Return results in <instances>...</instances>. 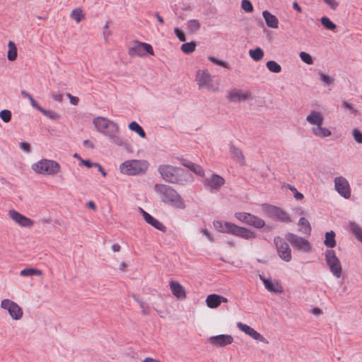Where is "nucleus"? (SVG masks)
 <instances>
[{
    "label": "nucleus",
    "mask_w": 362,
    "mask_h": 362,
    "mask_svg": "<svg viewBox=\"0 0 362 362\" xmlns=\"http://www.w3.org/2000/svg\"><path fill=\"white\" fill-rule=\"evenodd\" d=\"M215 228L221 233L230 234L245 240H252L257 238L255 232L244 227H240L235 223L216 221L214 222Z\"/></svg>",
    "instance_id": "obj_2"
},
{
    "label": "nucleus",
    "mask_w": 362,
    "mask_h": 362,
    "mask_svg": "<svg viewBox=\"0 0 362 362\" xmlns=\"http://www.w3.org/2000/svg\"><path fill=\"white\" fill-rule=\"evenodd\" d=\"M188 31L190 33H194L199 30L201 27V24L197 19H191L187 23Z\"/></svg>",
    "instance_id": "obj_36"
},
{
    "label": "nucleus",
    "mask_w": 362,
    "mask_h": 362,
    "mask_svg": "<svg viewBox=\"0 0 362 362\" xmlns=\"http://www.w3.org/2000/svg\"><path fill=\"white\" fill-rule=\"evenodd\" d=\"M286 187L293 192V197H295L296 199L302 200L303 199V194L299 192L294 186L287 184Z\"/></svg>",
    "instance_id": "obj_47"
},
{
    "label": "nucleus",
    "mask_w": 362,
    "mask_h": 362,
    "mask_svg": "<svg viewBox=\"0 0 362 362\" xmlns=\"http://www.w3.org/2000/svg\"><path fill=\"white\" fill-rule=\"evenodd\" d=\"M323 1L334 11H335L339 5V3L336 0H323Z\"/></svg>",
    "instance_id": "obj_55"
},
{
    "label": "nucleus",
    "mask_w": 362,
    "mask_h": 362,
    "mask_svg": "<svg viewBox=\"0 0 362 362\" xmlns=\"http://www.w3.org/2000/svg\"><path fill=\"white\" fill-rule=\"evenodd\" d=\"M67 97L69 98L70 100V103L74 105H77L79 103V98L78 97H76V96H73L72 95H71L70 93H67L66 94Z\"/></svg>",
    "instance_id": "obj_59"
},
{
    "label": "nucleus",
    "mask_w": 362,
    "mask_h": 362,
    "mask_svg": "<svg viewBox=\"0 0 362 362\" xmlns=\"http://www.w3.org/2000/svg\"><path fill=\"white\" fill-rule=\"evenodd\" d=\"M158 171L167 182L185 185L192 181L191 176L183 168L170 165H160Z\"/></svg>",
    "instance_id": "obj_1"
},
{
    "label": "nucleus",
    "mask_w": 362,
    "mask_h": 362,
    "mask_svg": "<svg viewBox=\"0 0 362 362\" xmlns=\"http://www.w3.org/2000/svg\"><path fill=\"white\" fill-rule=\"evenodd\" d=\"M70 16L72 19H74L78 23H80L84 18V15L83 14V11L80 8L74 9L71 11Z\"/></svg>",
    "instance_id": "obj_41"
},
{
    "label": "nucleus",
    "mask_w": 362,
    "mask_h": 362,
    "mask_svg": "<svg viewBox=\"0 0 362 362\" xmlns=\"http://www.w3.org/2000/svg\"><path fill=\"white\" fill-rule=\"evenodd\" d=\"M320 22L327 30L335 31L337 29V25L327 16L322 17L320 18Z\"/></svg>",
    "instance_id": "obj_35"
},
{
    "label": "nucleus",
    "mask_w": 362,
    "mask_h": 362,
    "mask_svg": "<svg viewBox=\"0 0 362 362\" xmlns=\"http://www.w3.org/2000/svg\"><path fill=\"white\" fill-rule=\"evenodd\" d=\"M40 112L43 114L45 117L51 119H59L60 118V115L56 112L47 110L44 109L43 107L40 108Z\"/></svg>",
    "instance_id": "obj_44"
},
{
    "label": "nucleus",
    "mask_w": 362,
    "mask_h": 362,
    "mask_svg": "<svg viewBox=\"0 0 362 362\" xmlns=\"http://www.w3.org/2000/svg\"><path fill=\"white\" fill-rule=\"evenodd\" d=\"M225 184V179L219 175L212 174L209 177L205 179V185L211 191H218Z\"/></svg>",
    "instance_id": "obj_16"
},
{
    "label": "nucleus",
    "mask_w": 362,
    "mask_h": 362,
    "mask_svg": "<svg viewBox=\"0 0 362 362\" xmlns=\"http://www.w3.org/2000/svg\"><path fill=\"white\" fill-rule=\"evenodd\" d=\"M8 51L7 53L8 59L13 62L16 59L18 56L17 47L13 41H9L8 43Z\"/></svg>",
    "instance_id": "obj_30"
},
{
    "label": "nucleus",
    "mask_w": 362,
    "mask_h": 362,
    "mask_svg": "<svg viewBox=\"0 0 362 362\" xmlns=\"http://www.w3.org/2000/svg\"><path fill=\"white\" fill-rule=\"evenodd\" d=\"M267 68L272 73L279 74L281 71V66L276 62L270 60L266 63Z\"/></svg>",
    "instance_id": "obj_39"
},
{
    "label": "nucleus",
    "mask_w": 362,
    "mask_h": 362,
    "mask_svg": "<svg viewBox=\"0 0 362 362\" xmlns=\"http://www.w3.org/2000/svg\"><path fill=\"white\" fill-rule=\"evenodd\" d=\"M139 210L144 219L147 223L150 224L151 226H152L153 227H154L155 228L160 231H166V227L161 222H160L151 214L145 211L143 209L139 208Z\"/></svg>",
    "instance_id": "obj_18"
},
{
    "label": "nucleus",
    "mask_w": 362,
    "mask_h": 362,
    "mask_svg": "<svg viewBox=\"0 0 362 362\" xmlns=\"http://www.w3.org/2000/svg\"><path fill=\"white\" fill-rule=\"evenodd\" d=\"M334 187L336 191L344 198L349 199L351 197V188L348 180L342 177H337L334 179Z\"/></svg>",
    "instance_id": "obj_12"
},
{
    "label": "nucleus",
    "mask_w": 362,
    "mask_h": 362,
    "mask_svg": "<svg viewBox=\"0 0 362 362\" xmlns=\"http://www.w3.org/2000/svg\"><path fill=\"white\" fill-rule=\"evenodd\" d=\"M16 303L10 300V299H4L1 302V308L2 309L6 310L8 313H11V311L13 308H16Z\"/></svg>",
    "instance_id": "obj_42"
},
{
    "label": "nucleus",
    "mask_w": 362,
    "mask_h": 362,
    "mask_svg": "<svg viewBox=\"0 0 362 362\" xmlns=\"http://www.w3.org/2000/svg\"><path fill=\"white\" fill-rule=\"evenodd\" d=\"M274 243L276 245L277 253L279 257L286 262H289L292 259L291 250L286 240L276 236L274 239Z\"/></svg>",
    "instance_id": "obj_8"
},
{
    "label": "nucleus",
    "mask_w": 362,
    "mask_h": 362,
    "mask_svg": "<svg viewBox=\"0 0 362 362\" xmlns=\"http://www.w3.org/2000/svg\"><path fill=\"white\" fill-rule=\"evenodd\" d=\"M8 214L12 220L22 227L30 228L34 225V221L22 215L16 210H10Z\"/></svg>",
    "instance_id": "obj_14"
},
{
    "label": "nucleus",
    "mask_w": 362,
    "mask_h": 362,
    "mask_svg": "<svg viewBox=\"0 0 362 362\" xmlns=\"http://www.w3.org/2000/svg\"><path fill=\"white\" fill-rule=\"evenodd\" d=\"M32 169L37 174L43 175H53L57 174L60 170V165L55 160L42 159L32 165Z\"/></svg>",
    "instance_id": "obj_4"
},
{
    "label": "nucleus",
    "mask_w": 362,
    "mask_h": 362,
    "mask_svg": "<svg viewBox=\"0 0 362 362\" xmlns=\"http://www.w3.org/2000/svg\"><path fill=\"white\" fill-rule=\"evenodd\" d=\"M95 167L98 168V171L101 173V174L103 177L107 176V173L105 172V170H104V168L102 167V165L100 164L97 163V165Z\"/></svg>",
    "instance_id": "obj_64"
},
{
    "label": "nucleus",
    "mask_w": 362,
    "mask_h": 362,
    "mask_svg": "<svg viewBox=\"0 0 362 362\" xmlns=\"http://www.w3.org/2000/svg\"><path fill=\"white\" fill-rule=\"evenodd\" d=\"M19 146H20V148L21 150L27 152V153H30V151H31V148H30V146L28 143H26V142H21L19 144Z\"/></svg>",
    "instance_id": "obj_58"
},
{
    "label": "nucleus",
    "mask_w": 362,
    "mask_h": 362,
    "mask_svg": "<svg viewBox=\"0 0 362 362\" xmlns=\"http://www.w3.org/2000/svg\"><path fill=\"white\" fill-rule=\"evenodd\" d=\"M264 285L266 289L270 292H274L275 293H281L283 292L282 286L278 281H276V284H274L269 279V280L264 281Z\"/></svg>",
    "instance_id": "obj_26"
},
{
    "label": "nucleus",
    "mask_w": 362,
    "mask_h": 362,
    "mask_svg": "<svg viewBox=\"0 0 362 362\" xmlns=\"http://www.w3.org/2000/svg\"><path fill=\"white\" fill-rule=\"evenodd\" d=\"M15 307H16L15 308H12L11 313H10V316L14 320H19L23 317V311L22 310V308L18 304H16V305Z\"/></svg>",
    "instance_id": "obj_40"
},
{
    "label": "nucleus",
    "mask_w": 362,
    "mask_h": 362,
    "mask_svg": "<svg viewBox=\"0 0 362 362\" xmlns=\"http://www.w3.org/2000/svg\"><path fill=\"white\" fill-rule=\"evenodd\" d=\"M250 214L246 212H236L234 216L238 220L246 224L248 218H250Z\"/></svg>",
    "instance_id": "obj_50"
},
{
    "label": "nucleus",
    "mask_w": 362,
    "mask_h": 362,
    "mask_svg": "<svg viewBox=\"0 0 362 362\" xmlns=\"http://www.w3.org/2000/svg\"><path fill=\"white\" fill-rule=\"evenodd\" d=\"M300 59L307 64L311 65L313 64V59L311 55L307 52H301L299 54Z\"/></svg>",
    "instance_id": "obj_49"
},
{
    "label": "nucleus",
    "mask_w": 362,
    "mask_h": 362,
    "mask_svg": "<svg viewBox=\"0 0 362 362\" xmlns=\"http://www.w3.org/2000/svg\"><path fill=\"white\" fill-rule=\"evenodd\" d=\"M20 274L22 276H40L42 272L35 268H26L21 270Z\"/></svg>",
    "instance_id": "obj_37"
},
{
    "label": "nucleus",
    "mask_w": 362,
    "mask_h": 362,
    "mask_svg": "<svg viewBox=\"0 0 362 362\" xmlns=\"http://www.w3.org/2000/svg\"><path fill=\"white\" fill-rule=\"evenodd\" d=\"M241 8L246 13H252L254 11L253 5L250 0H242Z\"/></svg>",
    "instance_id": "obj_45"
},
{
    "label": "nucleus",
    "mask_w": 362,
    "mask_h": 362,
    "mask_svg": "<svg viewBox=\"0 0 362 362\" xmlns=\"http://www.w3.org/2000/svg\"><path fill=\"white\" fill-rule=\"evenodd\" d=\"M325 261L329 268L330 272L336 278H340L342 274V267L339 258L337 257L335 251L333 250H327L325 252Z\"/></svg>",
    "instance_id": "obj_7"
},
{
    "label": "nucleus",
    "mask_w": 362,
    "mask_h": 362,
    "mask_svg": "<svg viewBox=\"0 0 362 362\" xmlns=\"http://www.w3.org/2000/svg\"><path fill=\"white\" fill-rule=\"evenodd\" d=\"M311 132L317 137L324 139L331 136V131L326 128L323 127L322 124L317 125L316 127H313L311 128Z\"/></svg>",
    "instance_id": "obj_24"
},
{
    "label": "nucleus",
    "mask_w": 362,
    "mask_h": 362,
    "mask_svg": "<svg viewBox=\"0 0 362 362\" xmlns=\"http://www.w3.org/2000/svg\"><path fill=\"white\" fill-rule=\"evenodd\" d=\"M212 76L207 71L199 70L197 74V81L199 88H206L208 90L216 92L218 87L212 84Z\"/></svg>",
    "instance_id": "obj_10"
},
{
    "label": "nucleus",
    "mask_w": 362,
    "mask_h": 362,
    "mask_svg": "<svg viewBox=\"0 0 362 362\" xmlns=\"http://www.w3.org/2000/svg\"><path fill=\"white\" fill-rule=\"evenodd\" d=\"M174 33L180 41L185 42L186 40L185 35L181 29L175 28L174 29Z\"/></svg>",
    "instance_id": "obj_54"
},
{
    "label": "nucleus",
    "mask_w": 362,
    "mask_h": 362,
    "mask_svg": "<svg viewBox=\"0 0 362 362\" xmlns=\"http://www.w3.org/2000/svg\"><path fill=\"white\" fill-rule=\"evenodd\" d=\"M202 233L210 241L213 240L211 233L207 229H202Z\"/></svg>",
    "instance_id": "obj_63"
},
{
    "label": "nucleus",
    "mask_w": 362,
    "mask_h": 362,
    "mask_svg": "<svg viewBox=\"0 0 362 362\" xmlns=\"http://www.w3.org/2000/svg\"><path fill=\"white\" fill-rule=\"evenodd\" d=\"M136 43V44L134 47H132L128 51V54L130 56H138L142 57H144L146 54L152 56L154 55L153 47L150 44L139 42L137 41Z\"/></svg>",
    "instance_id": "obj_11"
},
{
    "label": "nucleus",
    "mask_w": 362,
    "mask_h": 362,
    "mask_svg": "<svg viewBox=\"0 0 362 362\" xmlns=\"http://www.w3.org/2000/svg\"><path fill=\"white\" fill-rule=\"evenodd\" d=\"M206 303L209 308H216L221 305L220 296L215 293L210 294L206 297Z\"/></svg>",
    "instance_id": "obj_27"
},
{
    "label": "nucleus",
    "mask_w": 362,
    "mask_h": 362,
    "mask_svg": "<svg viewBox=\"0 0 362 362\" xmlns=\"http://www.w3.org/2000/svg\"><path fill=\"white\" fill-rule=\"evenodd\" d=\"M170 286L173 294L179 299H184L186 298V293L184 287L176 281H171Z\"/></svg>",
    "instance_id": "obj_21"
},
{
    "label": "nucleus",
    "mask_w": 362,
    "mask_h": 362,
    "mask_svg": "<svg viewBox=\"0 0 362 362\" xmlns=\"http://www.w3.org/2000/svg\"><path fill=\"white\" fill-rule=\"evenodd\" d=\"M237 327L240 330L251 337L253 339L264 342L265 344L269 343V341L262 334H260L259 332H257L255 329H254L249 325L238 322L237 323Z\"/></svg>",
    "instance_id": "obj_15"
},
{
    "label": "nucleus",
    "mask_w": 362,
    "mask_h": 362,
    "mask_svg": "<svg viewBox=\"0 0 362 362\" xmlns=\"http://www.w3.org/2000/svg\"><path fill=\"white\" fill-rule=\"evenodd\" d=\"M28 99L30 100L33 107L35 108L38 111L40 110V108H42V107L38 105L37 101L33 98V97L31 95L28 98Z\"/></svg>",
    "instance_id": "obj_57"
},
{
    "label": "nucleus",
    "mask_w": 362,
    "mask_h": 362,
    "mask_svg": "<svg viewBox=\"0 0 362 362\" xmlns=\"http://www.w3.org/2000/svg\"><path fill=\"white\" fill-rule=\"evenodd\" d=\"M298 226H300L299 230L303 234L310 235L311 233V226L309 221L303 217H301L298 221Z\"/></svg>",
    "instance_id": "obj_28"
},
{
    "label": "nucleus",
    "mask_w": 362,
    "mask_h": 362,
    "mask_svg": "<svg viewBox=\"0 0 362 362\" xmlns=\"http://www.w3.org/2000/svg\"><path fill=\"white\" fill-rule=\"evenodd\" d=\"M324 244L325 246L329 248H333L336 245L335 240V233L332 230L327 232L325 233V239L324 240Z\"/></svg>",
    "instance_id": "obj_29"
},
{
    "label": "nucleus",
    "mask_w": 362,
    "mask_h": 362,
    "mask_svg": "<svg viewBox=\"0 0 362 362\" xmlns=\"http://www.w3.org/2000/svg\"><path fill=\"white\" fill-rule=\"evenodd\" d=\"M196 43L193 41L186 42L182 45L181 50L187 54H191L195 50Z\"/></svg>",
    "instance_id": "obj_43"
},
{
    "label": "nucleus",
    "mask_w": 362,
    "mask_h": 362,
    "mask_svg": "<svg viewBox=\"0 0 362 362\" xmlns=\"http://www.w3.org/2000/svg\"><path fill=\"white\" fill-rule=\"evenodd\" d=\"M352 136L357 143L362 144V132L360 130L357 129H353Z\"/></svg>",
    "instance_id": "obj_53"
},
{
    "label": "nucleus",
    "mask_w": 362,
    "mask_h": 362,
    "mask_svg": "<svg viewBox=\"0 0 362 362\" xmlns=\"http://www.w3.org/2000/svg\"><path fill=\"white\" fill-rule=\"evenodd\" d=\"M128 127L131 131L137 133L141 138L146 137V135L145 131L136 122L133 121L130 122Z\"/></svg>",
    "instance_id": "obj_31"
},
{
    "label": "nucleus",
    "mask_w": 362,
    "mask_h": 362,
    "mask_svg": "<svg viewBox=\"0 0 362 362\" xmlns=\"http://www.w3.org/2000/svg\"><path fill=\"white\" fill-rule=\"evenodd\" d=\"M134 300L139 303L140 308H141V313L144 315H149V306L145 303L142 299H141L138 296H133Z\"/></svg>",
    "instance_id": "obj_34"
},
{
    "label": "nucleus",
    "mask_w": 362,
    "mask_h": 362,
    "mask_svg": "<svg viewBox=\"0 0 362 362\" xmlns=\"http://www.w3.org/2000/svg\"><path fill=\"white\" fill-rule=\"evenodd\" d=\"M180 160L182 165L188 168L189 170L193 166L194 163L187 159L181 158Z\"/></svg>",
    "instance_id": "obj_60"
},
{
    "label": "nucleus",
    "mask_w": 362,
    "mask_h": 362,
    "mask_svg": "<svg viewBox=\"0 0 362 362\" xmlns=\"http://www.w3.org/2000/svg\"><path fill=\"white\" fill-rule=\"evenodd\" d=\"M112 120L108 119L106 117H98L93 119V124L95 127V129L103 134H105L106 129H107L110 122H111Z\"/></svg>",
    "instance_id": "obj_20"
},
{
    "label": "nucleus",
    "mask_w": 362,
    "mask_h": 362,
    "mask_svg": "<svg viewBox=\"0 0 362 362\" xmlns=\"http://www.w3.org/2000/svg\"><path fill=\"white\" fill-rule=\"evenodd\" d=\"M190 170L194 173L196 175L204 177V169L199 165L193 164V166L190 168Z\"/></svg>",
    "instance_id": "obj_52"
},
{
    "label": "nucleus",
    "mask_w": 362,
    "mask_h": 362,
    "mask_svg": "<svg viewBox=\"0 0 362 362\" xmlns=\"http://www.w3.org/2000/svg\"><path fill=\"white\" fill-rule=\"evenodd\" d=\"M119 169L122 173L136 175L145 173L147 169V163L146 161L139 160H127L120 165Z\"/></svg>",
    "instance_id": "obj_5"
},
{
    "label": "nucleus",
    "mask_w": 362,
    "mask_h": 362,
    "mask_svg": "<svg viewBox=\"0 0 362 362\" xmlns=\"http://www.w3.org/2000/svg\"><path fill=\"white\" fill-rule=\"evenodd\" d=\"M208 59L211 62H212L213 64H214L216 65H218V66H223V67L228 69H230L228 63L227 62H226V61L218 59H216L214 57H209Z\"/></svg>",
    "instance_id": "obj_46"
},
{
    "label": "nucleus",
    "mask_w": 362,
    "mask_h": 362,
    "mask_svg": "<svg viewBox=\"0 0 362 362\" xmlns=\"http://www.w3.org/2000/svg\"><path fill=\"white\" fill-rule=\"evenodd\" d=\"M342 106L344 108L349 110V111L352 114L356 115L358 113V111L356 109H354L351 104H349V103H347L346 101L342 102Z\"/></svg>",
    "instance_id": "obj_56"
},
{
    "label": "nucleus",
    "mask_w": 362,
    "mask_h": 362,
    "mask_svg": "<svg viewBox=\"0 0 362 362\" xmlns=\"http://www.w3.org/2000/svg\"><path fill=\"white\" fill-rule=\"evenodd\" d=\"M320 79L327 86L332 85L334 82V79L333 78L324 73H320Z\"/></svg>",
    "instance_id": "obj_51"
},
{
    "label": "nucleus",
    "mask_w": 362,
    "mask_h": 362,
    "mask_svg": "<svg viewBox=\"0 0 362 362\" xmlns=\"http://www.w3.org/2000/svg\"><path fill=\"white\" fill-rule=\"evenodd\" d=\"M81 163L85 165L86 166L87 168H92V167H95L96 165H97V163H92L90 160H83V159H81Z\"/></svg>",
    "instance_id": "obj_61"
},
{
    "label": "nucleus",
    "mask_w": 362,
    "mask_h": 362,
    "mask_svg": "<svg viewBox=\"0 0 362 362\" xmlns=\"http://www.w3.org/2000/svg\"><path fill=\"white\" fill-rule=\"evenodd\" d=\"M250 93L249 91H241L233 89L228 93V99L233 103H239L242 100H248L250 98Z\"/></svg>",
    "instance_id": "obj_19"
},
{
    "label": "nucleus",
    "mask_w": 362,
    "mask_h": 362,
    "mask_svg": "<svg viewBox=\"0 0 362 362\" xmlns=\"http://www.w3.org/2000/svg\"><path fill=\"white\" fill-rule=\"evenodd\" d=\"M349 229L356 238L362 243V229L354 222L349 223Z\"/></svg>",
    "instance_id": "obj_32"
},
{
    "label": "nucleus",
    "mask_w": 362,
    "mask_h": 362,
    "mask_svg": "<svg viewBox=\"0 0 362 362\" xmlns=\"http://www.w3.org/2000/svg\"><path fill=\"white\" fill-rule=\"evenodd\" d=\"M52 98L56 100V101H58V102H62V99H63V95L62 93H53L52 95Z\"/></svg>",
    "instance_id": "obj_62"
},
{
    "label": "nucleus",
    "mask_w": 362,
    "mask_h": 362,
    "mask_svg": "<svg viewBox=\"0 0 362 362\" xmlns=\"http://www.w3.org/2000/svg\"><path fill=\"white\" fill-rule=\"evenodd\" d=\"M307 122L312 125H320L323 124L324 117L321 112L312 110L306 117Z\"/></svg>",
    "instance_id": "obj_22"
},
{
    "label": "nucleus",
    "mask_w": 362,
    "mask_h": 362,
    "mask_svg": "<svg viewBox=\"0 0 362 362\" xmlns=\"http://www.w3.org/2000/svg\"><path fill=\"white\" fill-rule=\"evenodd\" d=\"M230 152L238 161L244 160V156L239 148L231 144L230 146Z\"/></svg>",
    "instance_id": "obj_38"
},
{
    "label": "nucleus",
    "mask_w": 362,
    "mask_h": 362,
    "mask_svg": "<svg viewBox=\"0 0 362 362\" xmlns=\"http://www.w3.org/2000/svg\"><path fill=\"white\" fill-rule=\"evenodd\" d=\"M249 55L254 61L259 62L264 57V51L260 47H256L249 51Z\"/></svg>",
    "instance_id": "obj_33"
},
{
    "label": "nucleus",
    "mask_w": 362,
    "mask_h": 362,
    "mask_svg": "<svg viewBox=\"0 0 362 362\" xmlns=\"http://www.w3.org/2000/svg\"><path fill=\"white\" fill-rule=\"evenodd\" d=\"M209 341L210 344L216 347H223L231 344L233 342V338L231 335L219 334L211 337L209 339Z\"/></svg>",
    "instance_id": "obj_17"
},
{
    "label": "nucleus",
    "mask_w": 362,
    "mask_h": 362,
    "mask_svg": "<svg viewBox=\"0 0 362 362\" xmlns=\"http://www.w3.org/2000/svg\"><path fill=\"white\" fill-rule=\"evenodd\" d=\"M153 189L160 194L161 200L164 203L178 209L185 208L183 199L172 187L163 184H156Z\"/></svg>",
    "instance_id": "obj_3"
},
{
    "label": "nucleus",
    "mask_w": 362,
    "mask_h": 362,
    "mask_svg": "<svg viewBox=\"0 0 362 362\" xmlns=\"http://www.w3.org/2000/svg\"><path fill=\"white\" fill-rule=\"evenodd\" d=\"M250 218H248L246 224L257 229L262 228L265 226V222L262 218L252 214H250Z\"/></svg>",
    "instance_id": "obj_25"
},
{
    "label": "nucleus",
    "mask_w": 362,
    "mask_h": 362,
    "mask_svg": "<svg viewBox=\"0 0 362 362\" xmlns=\"http://www.w3.org/2000/svg\"><path fill=\"white\" fill-rule=\"evenodd\" d=\"M11 112L8 110H3L0 112V118L3 122L8 123L11 119Z\"/></svg>",
    "instance_id": "obj_48"
},
{
    "label": "nucleus",
    "mask_w": 362,
    "mask_h": 362,
    "mask_svg": "<svg viewBox=\"0 0 362 362\" xmlns=\"http://www.w3.org/2000/svg\"><path fill=\"white\" fill-rule=\"evenodd\" d=\"M119 127L118 124L112 121L106 129L105 136H107L110 140L119 146H122L124 144L123 140L119 136Z\"/></svg>",
    "instance_id": "obj_13"
},
{
    "label": "nucleus",
    "mask_w": 362,
    "mask_h": 362,
    "mask_svg": "<svg viewBox=\"0 0 362 362\" xmlns=\"http://www.w3.org/2000/svg\"><path fill=\"white\" fill-rule=\"evenodd\" d=\"M285 238L292 247L298 250L308 252L311 250V246L308 240L302 237L288 232L286 233Z\"/></svg>",
    "instance_id": "obj_9"
},
{
    "label": "nucleus",
    "mask_w": 362,
    "mask_h": 362,
    "mask_svg": "<svg viewBox=\"0 0 362 362\" xmlns=\"http://www.w3.org/2000/svg\"><path fill=\"white\" fill-rule=\"evenodd\" d=\"M262 16L265 21L267 25L269 28H277L279 26L278 18L271 13L269 11L265 10L262 12Z\"/></svg>",
    "instance_id": "obj_23"
},
{
    "label": "nucleus",
    "mask_w": 362,
    "mask_h": 362,
    "mask_svg": "<svg viewBox=\"0 0 362 362\" xmlns=\"http://www.w3.org/2000/svg\"><path fill=\"white\" fill-rule=\"evenodd\" d=\"M262 208L271 218L276 219L283 223L291 222L289 214L279 207L269 204H263Z\"/></svg>",
    "instance_id": "obj_6"
}]
</instances>
